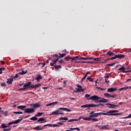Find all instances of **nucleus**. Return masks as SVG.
<instances>
[{"label":"nucleus","instance_id":"ddd939ff","mask_svg":"<svg viewBox=\"0 0 131 131\" xmlns=\"http://www.w3.org/2000/svg\"><path fill=\"white\" fill-rule=\"evenodd\" d=\"M17 108L18 109H20L21 110H23V111H25V108H26V105H20V106H17Z\"/></svg>","mask_w":131,"mask_h":131},{"label":"nucleus","instance_id":"4be33fe9","mask_svg":"<svg viewBox=\"0 0 131 131\" xmlns=\"http://www.w3.org/2000/svg\"><path fill=\"white\" fill-rule=\"evenodd\" d=\"M59 112H60L59 110H57L56 111L53 112L51 115H57V114H59Z\"/></svg>","mask_w":131,"mask_h":131},{"label":"nucleus","instance_id":"a211bd4d","mask_svg":"<svg viewBox=\"0 0 131 131\" xmlns=\"http://www.w3.org/2000/svg\"><path fill=\"white\" fill-rule=\"evenodd\" d=\"M78 120H80V118L78 119H72L68 120V122H73V121H78Z\"/></svg>","mask_w":131,"mask_h":131},{"label":"nucleus","instance_id":"6e6d98bb","mask_svg":"<svg viewBox=\"0 0 131 131\" xmlns=\"http://www.w3.org/2000/svg\"><path fill=\"white\" fill-rule=\"evenodd\" d=\"M121 72H123V73H127V71H125V70H122Z\"/></svg>","mask_w":131,"mask_h":131},{"label":"nucleus","instance_id":"0eeeda50","mask_svg":"<svg viewBox=\"0 0 131 131\" xmlns=\"http://www.w3.org/2000/svg\"><path fill=\"white\" fill-rule=\"evenodd\" d=\"M40 86H41V84L38 83V84H36L35 85H32L30 86V88L31 89H37V88H39Z\"/></svg>","mask_w":131,"mask_h":131},{"label":"nucleus","instance_id":"9d476101","mask_svg":"<svg viewBox=\"0 0 131 131\" xmlns=\"http://www.w3.org/2000/svg\"><path fill=\"white\" fill-rule=\"evenodd\" d=\"M13 81H14V79L12 78H9L7 79V81H6V82L7 83H8V84H12Z\"/></svg>","mask_w":131,"mask_h":131},{"label":"nucleus","instance_id":"bf43d9fd","mask_svg":"<svg viewBox=\"0 0 131 131\" xmlns=\"http://www.w3.org/2000/svg\"><path fill=\"white\" fill-rule=\"evenodd\" d=\"M1 86H7V85H6V83H3L1 84Z\"/></svg>","mask_w":131,"mask_h":131},{"label":"nucleus","instance_id":"79ce46f5","mask_svg":"<svg viewBox=\"0 0 131 131\" xmlns=\"http://www.w3.org/2000/svg\"><path fill=\"white\" fill-rule=\"evenodd\" d=\"M125 57V55H122V54H120L119 59H122V58H124Z\"/></svg>","mask_w":131,"mask_h":131},{"label":"nucleus","instance_id":"4d7b16f0","mask_svg":"<svg viewBox=\"0 0 131 131\" xmlns=\"http://www.w3.org/2000/svg\"><path fill=\"white\" fill-rule=\"evenodd\" d=\"M11 128L4 129L3 131H9L11 130Z\"/></svg>","mask_w":131,"mask_h":131},{"label":"nucleus","instance_id":"f704fd0d","mask_svg":"<svg viewBox=\"0 0 131 131\" xmlns=\"http://www.w3.org/2000/svg\"><path fill=\"white\" fill-rule=\"evenodd\" d=\"M43 114V113H37V114L35 115V116H36L37 117L38 116H41V115H42Z\"/></svg>","mask_w":131,"mask_h":131},{"label":"nucleus","instance_id":"a19ab883","mask_svg":"<svg viewBox=\"0 0 131 131\" xmlns=\"http://www.w3.org/2000/svg\"><path fill=\"white\" fill-rule=\"evenodd\" d=\"M60 126H61V125H59L58 124H53L52 125V127H60Z\"/></svg>","mask_w":131,"mask_h":131},{"label":"nucleus","instance_id":"37998d69","mask_svg":"<svg viewBox=\"0 0 131 131\" xmlns=\"http://www.w3.org/2000/svg\"><path fill=\"white\" fill-rule=\"evenodd\" d=\"M93 60L94 61H100V60H101V58H93Z\"/></svg>","mask_w":131,"mask_h":131},{"label":"nucleus","instance_id":"2eb2a0df","mask_svg":"<svg viewBox=\"0 0 131 131\" xmlns=\"http://www.w3.org/2000/svg\"><path fill=\"white\" fill-rule=\"evenodd\" d=\"M80 56H75L74 57H72L71 62H73L74 61H76L78 59H80Z\"/></svg>","mask_w":131,"mask_h":131},{"label":"nucleus","instance_id":"1a4fd4ad","mask_svg":"<svg viewBox=\"0 0 131 131\" xmlns=\"http://www.w3.org/2000/svg\"><path fill=\"white\" fill-rule=\"evenodd\" d=\"M117 90V88H108L107 89V91L108 93H114L115 91Z\"/></svg>","mask_w":131,"mask_h":131},{"label":"nucleus","instance_id":"5fc2aeb1","mask_svg":"<svg viewBox=\"0 0 131 131\" xmlns=\"http://www.w3.org/2000/svg\"><path fill=\"white\" fill-rule=\"evenodd\" d=\"M114 64H115V63H110L107 64V66H114Z\"/></svg>","mask_w":131,"mask_h":131},{"label":"nucleus","instance_id":"c85d7f7f","mask_svg":"<svg viewBox=\"0 0 131 131\" xmlns=\"http://www.w3.org/2000/svg\"><path fill=\"white\" fill-rule=\"evenodd\" d=\"M60 58L59 57L57 58L55 60H52V62H53L54 64H56Z\"/></svg>","mask_w":131,"mask_h":131},{"label":"nucleus","instance_id":"09e8293b","mask_svg":"<svg viewBox=\"0 0 131 131\" xmlns=\"http://www.w3.org/2000/svg\"><path fill=\"white\" fill-rule=\"evenodd\" d=\"M115 59H117V58H116V55H115L114 57H113L110 58V60H115Z\"/></svg>","mask_w":131,"mask_h":131},{"label":"nucleus","instance_id":"20e7f679","mask_svg":"<svg viewBox=\"0 0 131 131\" xmlns=\"http://www.w3.org/2000/svg\"><path fill=\"white\" fill-rule=\"evenodd\" d=\"M33 112H34V108H26L25 110L24 113H32Z\"/></svg>","mask_w":131,"mask_h":131},{"label":"nucleus","instance_id":"13d9d810","mask_svg":"<svg viewBox=\"0 0 131 131\" xmlns=\"http://www.w3.org/2000/svg\"><path fill=\"white\" fill-rule=\"evenodd\" d=\"M93 117H94V114H93V115H90L89 116V118H91V119H92V118H93Z\"/></svg>","mask_w":131,"mask_h":131},{"label":"nucleus","instance_id":"774afa93","mask_svg":"<svg viewBox=\"0 0 131 131\" xmlns=\"http://www.w3.org/2000/svg\"><path fill=\"white\" fill-rule=\"evenodd\" d=\"M127 118H131V114H129L128 116H127Z\"/></svg>","mask_w":131,"mask_h":131},{"label":"nucleus","instance_id":"c03bdc74","mask_svg":"<svg viewBox=\"0 0 131 131\" xmlns=\"http://www.w3.org/2000/svg\"><path fill=\"white\" fill-rule=\"evenodd\" d=\"M52 124H47L46 125H44L43 126H49V127H52Z\"/></svg>","mask_w":131,"mask_h":131},{"label":"nucleus","instance_id":"603ef678","mask_svg":"<svg viewBox=\"0 0 131 131\" xmlns=\"http://www.w3.org/2000/svg\"><path fill=\"white\" fill-rule=\"evenodd\" d=\"M96 127H98V128H100V129H102V126H101V125H96Z\"/></svg>","mask_w":131,"mask_h":131},{"label":"nucleus","instance_id":"ea45409f","mask_svg":"<svg viewBox=\"0 0 131 131\" xmlns=\"http://www.w3.org/2000/svg\"><path fill=\"white\" fill-rule=\"evenodd\" d=\"M119 71H122V70H126V68H124V67H122L119 69Z\"/></svg>","mask_w":131,"mask_h":131},{"label":"nucleus","instance_id":"052dcab7","mask_svg":"<svg viewBox=\"0 0 131 131\" xmlns=\"http://www.w3.org/2000/svg\"><path fill=\"white\" fill-rule=\"evenodd\" d=\"M58 62L60 63H64V60L61 59V60H59Z\"/></svg>","mask_w":131,"mask_h":131},{"label":"nucleus","instance_id":"aec40b11","mask_svg":"<svg viewBox=\"0 0 131 131\" xmlns=\"http://www.w3.org/2000/svg\"><path fill=\"white\" fill-rule=\"evenodd\" d=\"M57 104H58V101H55V102H51V103L47 104V106H52V105H56Z\"/></svg>","mask_w":131,"mask_h":131},{"label":"nucleus","instance_id":"69168bd1","mask_svg":"<svg viewBox=\"0 0 131 131\" xmlns=\"http://www.w3.org/2000/svg\"><path fill=\"white\" fill-rule=\"evenodd\" d=\"M13 113L14 114H19V112H13Z\"/></svg>","mask_w":131,"mask_h":131},{"label":"nucleus","instance_id":"9b49d317","mask_svg":"<svg viewBox=\"0 0 131 131\" xmlns=\"http://www.w3.org/2000/svg\"><path fill=\"white\" fill-rule=\"evenodd\" d=\"M105 105H107V106H108V108H114L115 107H117V105L114 104L106 103Z\"/></svg>","mask_w":131,"mask_h":131},{"label":"nucleus","instance_id":"7ed1b4c3","mask_svg":"<svg viewBox=\"0 0 131 131\" xmlns=\"http://www.w3.org/2000/svg\"><path fill=\"white\" fill-rule=\"evenodd\" d=\"M77 86L78 88H75L76 91H75L74 93H80V92H84L83 89H81V85L77 84Z\"/></svg>","mask_w":131,"mask_h":131},{"label":"nucleus","instance_id":"72a5a7b5","mask_svg":"<svg viewBox=\"0 0 131 131\" xmlns=\"http://www.w3.org/2000/svg\"><path fill=\"white\" fill-rule=\"evenodd\" d=\"M59 55L60 56H59V58L60 59V58H63L64 57H65L66 56V54H61L59 53Z\"/></svg>","mask_w":131,"mask_h":131},{"label":"nucleus","instance_id":"a878e982","mask_svg":"<svg viewBox=\"0 0 131 131\" xmlns=\"http://www.w3.org/2000/svg\"><path fill=\"white\" fill-rule=\"evenodd\" d=\"M27 72V71H22L21 72H19L18 74H20V75H24V74H26Z\"/></svg>","mask_w":131,"mask_h":131},{"label":"nucleus","instance_id":"c9c22d12","mask_svg":"<svg viewBox=\"0 0 131 131\" xmlns=\"http://www.w3.org/2000/svg\"><path fill=\"white\" fill-rule=\"evenodd\" d=\"M128 86H125L119 89V91H122L123 90H127Z\"/></svg>","mask_w":131,"mask_h":131},{"label":"nucleus","instance_id":"7c9ffc66","mask_svg":"<svg viewBox=\"0 0 131 131\" xmlns=\"http://www.w3.org/2000/svg\"><path fill=\"white\" fill-rule=\"evenodd\" d=\"M64 122H66V121L57 122V124H58V125H60V126H61V125H64Z\"/></svg>","mask_w":131,"mask_h":131},{"label":"nucleus","instance_id":"0e129e2a","mask_svg":"<svg viewBox=\"0 0 131 131\" xmlns=\"http://www.w3.org/2000/svg\"><path fill=\"white\" fill-rule=\"evenodd\" d=\"M53 57H56V58H59V56L58 54H55L53 56Z\"/></svg>","mask_w":131,"mask_h":131},{"label":"nucleus","instance_id":"8fccbe9b","mask_svg":"<svg viewBox=\"0 0 131 131\" xmlns=\"http://www.w3.org/2000/svg\"><path fill=\"white\" fill-rule=\"evenodd\" d=\"M80 59H81V60H88V57L84 58L81 56H80Z\"/></svg>","mask_w":131,"mask_h":131},{"label":"nucleus","instance_id":"680f3d73","mask_svg":"<svg viewBox=\"0 0 131 131\" xmlns=\"http://www.w3.org/2000/svg\"><path fill=\"white\" fill-rule=\"evenodd\" d=\"M86 78V77L84 76L81 79V81H83L84 79H85Z\"/></svg>","mask_w":131,"mask_h":131},{"label":"nucleus","instance_id":"b1692460","mask_svg":"<svg viewBox=\"0 0 131 131\" xmlns=\"http://www.w3.org/2000/svg\"><path fill=\"white\" fill-rule=\"evenodd\" d=\"M33 129H35V130H41L43 128H39V126H37L35 127H33Z\"/></svg>","mask_w":131,"mask_h":131},{"label":"nucleus","instance_id":"cd10ccee","mask_svg":"<svg viewBox=\"0 0 131 131\" xmlns=\"http://www.w3.org/2000/svg\"><path fill=\"white\" fill-rule=\"evenodd\" d=\"M87 79L88 80L91 81V82H95V81H94V79H92L91 77H88Z\"/></svg>","mask_w":131,"mask_h":131},{"label":"nucleus","instance_id":"c756f323","mask_svg":"<svg viewBox=\"0 0 131 131\" xmlns=\"http://www.w3.org/2000/svg\"><path fill=\"white\" fill-rule=\"evenodd\" d=\"M104 97H105V98H111V95H110L108 93H104Z\"/></svg>","mask_w":131,"mask_h":131},{"label":"nucleus","instance_id":"412c9836","mask_svg":"<svg viewBox=\"0 0 131 131\" xmlns=\"http://www.w3.org/2000/svg\"><path fill=\"white\" fill-rule=\"evenodd\" d=\"M90 104H85L81 106V108H90Z\"/></svg>","mask_w":131,"mask_h":131},{"label":"nucleus","instance_id":"a18cd8bd","mask_svg":"<svg viewBox=\"0 0 131 131\" xmlns=\"http://www.w3.org/2000/svg\"><path fill=\"white\" fill-rule=\"evenodd\" d=\"M24 88H25V90H27V89H29L30 86H28L26 84H25Z\"/></svg>","mask_w":131,"mask_h":131},{"label":"nucleus","instance_id":"e2e57ef3","mask_svg":"<svg viewBox=\"0 0 131 131\" xmlns=\"http://www.w3.org/2000/svg\"><path fill=\"white\" fill-rule=\"evenodd\" d=\"M87 60H94L93 57H87Z\"/></svg>","mask_w":131,"mask_h":131},{"label":"nucleus","instance_id":"f3484780","mask_svg":"<svg viewBox=\"0 0 131 131\" xmlns=\"http://www.w3.org/2000/svg\"><path fill=\"white\" fill-rule=\"evenodd\" d=\"M106 55H107L108 56H110V57H112L113 56H114V55H115L114 54V53L111 52V51H108L106 53Z\"/></svg>","mask_w":131,"mask_h":131},{"label":"nucleus","instance_id":"f257e3e1","mask_svg":"<svg viewBox=\"0 0 131 131\" xmlns=\"http://www.w3.org/2000/svg\"><path fill=\"white\" fill-rule=\"evenodd\" d=\"M85 98L86 99V100H92V101H96L97 103H107L108 102V100L104 98L99 97L97 95H94L91 97V95H90V94H86L85 95Z\"/></svg>","mask_w":131,"mask_h":131},{"label":"nucleus","instance_id":"3c124183","mask_svg":"<svg viewBox=\"0 0 131 131\" xmlns=\"http://www.w3.org/2000/svg\"><path fill=\"white\" fill-rule=\"evenodd\" d=\"M87 64H94V63H95V62L94 61H86Z\"/></svg>","mask_w":131,"mask_h":131},{"label":"nucleus","instance_id":"dca6fc26","mask_svg":"<svg viewBox=\"0 0 131 131\" xmlns=\"http://www.w3.org/2000/svg\"><path fill=\"white\" fill-rule=\"evenodd\" d=\"M101 114H102V115H103L104 113H94L93 114V116L94 117H98V116H100V115H101Z\"/></svg>","mask_w":131,"mask_h":131},{"label":"nucleus","instance_id":"4c0bfd02","mask_svg":"<svg viewBox=\"0 0 131 131\" xmlns=\"http://www.w3.org/2000/svg\"><path fill=\"white\" fill-rule=\"evenodd\" d=\"M83 119L84 120H88V121H90V120H92V119L89 118V117H87V118H83Z\"/></svg>","mask_w":131,"mask_h":131},{"label":"nucleus","instance_id":"423d86ee","mask_svg":"<svg viewBox=\"0 0 131 131\" xmlns=\"http://www.w3.org/2000/svg\"><path fill=\"white\" fill-rule=\"evenodd\" d=\"M32 106H33V109H34V110H35L36 108H39L40 107V104H39V103H36L32 104Z\"/></svg>","mask_w":131,"mask_h":131},{"label":"nucleus","instance_id":"4468645a","mask_svg":"<svg viewBox=\"0 0 131 131\" xmlns=\"http://www.w3.org/2000/svg\"><path fill=\"white\" fill-rule=\"evenodd\" d=\"M35 80H37V81L38 82L40 79H42V77L40 75H38L36 77V78L35 79Z\"/></svg>","mask_w":131,"mask_h":131},{"label":"nucleus","instance_id":"49530a36","mask_svg":"<svg viewBox=\"0 0 131 131\" xmlns=\"http://www.w3.org/2000/svg\"><path fill=\"white\" fill-rule=\"evenodd\" d=\"M97 104H90V107H97Z\"/></svg>","mask_w":131,"mask_h":131},{"label":"nucleus","instance_id":"6e6552de","mask_svg":"<svg viewBox=\"0 0 131 131\" xmlns=\"http://www.w3.org/2000/svg\"><path fill=\"white\" fill-rule=\"evenodd\" d=\"M19 118H20V119H17V120L12 122V124H17V123H20V121H22L23 118L19 117Z\"/></svg>","mask_w":131,"mask_h":131},{"label":"nucleus","instance_id":"58836bf2","mask_svg":"<svg viewBox=\"0 0 131 131\" xmlns=\"http://www.w3.org/2000/svg\"><path fill=\"white\" fill-rule=\"evenodd\" d=\"M91 120L92 121H93L94 122H96L97 121H99V119H98L97 118H93V119H91Z\"/></svg>","mask_w":131,"mask_h":131},{"label":"nucleus","instance_id":"6ab92c4d","mask_svg":"<svg viewBox=\"0 0 131 131\" xmlns=\"http://www.w3.org/2000/svg\"><path fill=\"white\" fill-rule=\"evenodd\" d=\"M54 68L55 70H59V69H60V68H62V66L60 65H55Z\"/></svg>","mask_w":131,"mask_h":131},{"label":"nucleus","instance_id":"473e14b6","mask_svg":"<svg viewBox=\"0 0 131 131\" xmlns=\"http://www.w3.org/2000/svg\"><path fill=\"white\" fill-rule=\"evenodd\" d=\"M68 119V118H67V117H60L59 118V120H67Z\"/></svg>","mask_w":131,"mask_h":131},{"label":"nucleus","instance_id":"f03ea898","mask_svg":"<svg viewBox=\"0 0 131 131\" xmlns=\"http://www.w3.org/2000/svg\"><path fill=\"white\" fill-rule=\"evenodd\" d=\"M116 112H118V110H110L106 113H103V115H106L107 116H112L113 115H121L122 113H115Z\"/></svg>","mask_w":131,"mask_h":131},{"label":"nucleus","instance_id":"e433bc0d","mask_svg":"<svg viewBox=\"0 0 131 131\" xmlns=\"http://www.w3.org/2000/svg\"><path fill=\"white\" fill-rule=\"evenodd\" d=\"M72 57H65L64 58V60H66V61H69V60H72Z\"/></svg>","mask_w":131,"mask_h":131},{"label":"nucleus","instance_id":"f8f14e48","mask_svg":"<svg viewBox=\"0 0 131 131\" xmlns=\"http://www.w3.org/2000/svg\"><path fill=\"white\" fill-rule=\"evenodd\" d=\"M58 109L59 110H63V111H67V112H71V110L64 107H60Z\"/></svg>","mask_w":131,"mask_h":131},{"label":"nucleus","instance_id":"393cba45","mask_svg":"<svg viewBox=\"0 0 131 131\" xmlns=\"http://www.w3.org/2000/svg\"><path fill=\"white\" fill-rule=\"evenodd\" d=\"M36 117H37L35 115V116L30 118V120H33V121L37 120L38 118H37Z\"/></svg>","mask_w":131,"mask_h":131},{"label":"nucleus","instance_id":"bb28decb","mask_svg":"<svg viewBox=\"0 0 131 131\" xmlns=\"http://www.w3.org/2000/svg\"><path fill=\"white\" fill-rule=\"evenodd\" d=\"M10 126H6V124L3 123L0 127L1 128H6V127H9Z\"/></svg>","mask_w":131,"mask_h":131},{"label":"nucleus","instance_id":"2f4dec72","mask_svg":"<svg viewBox=\"0 0 131 131\" xmlns=\"http://www.w3.org/2000/svg\"><path fill=\"white\" fill-rule=\"evenodd\" d=\"M104 77H105V82H106L107 83H108V82H110V81L108 80V78H109V77L108 76H106Z\"/></svg>","mask_w":131,"mask_h":131},{"label":"nucleus","instance_id":"de8ad7c7","mask_svg":"<svg viewBox=\"0 0 131 131\" xmlns=\"http://www.w3.org/2000/svg\"><path fill=\"white\" fill-rule=\"evenodd\" d=\"M25 84H26L28 86H30V85H31V82H28V83H26Z\"/></svg>","mask_w":131,"mask_h":131},{"label":"nucleus","instance_id":"864d4df0","mask_svg":"<svg viewBox=\"0 0 131 131\" xmlns=\"http://www.w3.org/2000/svg\"><path fill=\"white\" fill-rule=\"evenodd\" d=\"M25 89L24 88V87L23 86V88H20L19 89H18V91H19L20 92H21V91H25Z\"/></svg>","mask_w":131,"mask_h":131},{"label":"nucleus","instance_id":"5701e85b","mask_svg":"<svg viewBox=\"0 0 131 131\" xmlns=\"http://www.w3.org/2000/svg\"><path fill=\"white\" fill-rule=\"evenodd\" d=\"M103 129H109V125H106L104 126H102V130Z\"/></svg>","mask_w":131,"mask_h":131},{"label":"nucleus","instance_id":"338daca9","mask_svg":"<svg viewBox=\"0 0 131 131\" xmlns=\"http://www.w3.org/2000/svg\"><path fill=\"white\" fill-rule=\"evenodd\" d=\"M115 97H116V95H111V98H114Z\"/></svg>","mask_w":131,"mask_h":131},{"label":"nucleus","instance_id":"39448f33","mask_svg":"<svg viewBox=\"0 0 131 131\" xmlns=\"http://www.w3.org/2000/svg\"><path fill=\"white\" fill-rule=\"evenodd\" d=\"M37 122H40V123H43V122H47V119L45 118H40L37 120Z\"/></svg>","mask_w":131,"mask_h":131}]
</instances>
